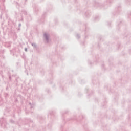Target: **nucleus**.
<instances>
[{"mask_svg":"<svg viewBox=\"0 0 131 131\" xmlns=\"http://www.w3.org/2000/svg\"><path fill=\"white\" fill-rule=\"evenodd\" d=\"M45 36L46 38H47V34H45Z\"/></svg>","mask_w":131,"mask_h":131,"instance_id":"6","label":"nucleus"},{"mask_svg":"<svg viewBox=\"0 0 131 131\" xmlns=\"http://www.w3.org/2000/svg\"><path fill=\"white\" fill-rule=\"evenodd\" d=\"M32 46H33V43H32Z\"/></svg>","mask_w":131,"mask_h":131,"instance_id":"7","label":"nucleus"},{"mask_svg":"<svg viewBox=\"0 0 131 131\" xmlns=\"http://www.w3.org/2000/svg\"><path fill=\"white\" fill-rule=\"evenodd\" d=\"M25 52H27V48H25Z\"/></svg>","mask_w":131,"mask_h":131,"instance_id":"4","label":"nucleus"},{"mask_svg":"<svg viewBox=\"0 0 131 131\" xmlns=\"http://www.w3.org/2000/svg\"><path fill=\"white\" fill-rule=\"evenodd\" d=\"M10 122L11 123H14L15 122L13 120H11Z\"/></svg>","mask_w":131,"mask_h":131,"instance_id":"2","label":"nucleus"},{"mask_svg":"<svg viewBox=\"0 0 131 131\" xmlns=\"http://www.w3.org/2000/svg\"><path fill=\"white\" fill-rule=\"evenodd\" d=\"M18 26H19V27H20L21 26V24H19Z\"/></svg>","mask_w":131,"mask_h":131,"instance_id":"5","label":"nucleus"},{"mask_svg":"<svg viewBox=\"0 0 131 131\" xmlns=\"http://www.w3.org/2000/svg\"><path fill=\"white\" fill-rule=\"evenodd\" d=\"M1 122V125L3 126V125H5V124H4V122H2L3 121V119H1L0 120Z\"/></svg>","mask_w":131,"mask_h":131,"instance_id":"1","label":"nucleus"},{"mask_svg":"<svg viewBox=\"0 0 131 131\" xmlns=\"http://www.w3.org/2000/svg\"><path fill=\"white\" fill-rule=\"evenodd\" d=\"M24 14H25V15H27V12H26V11H24Z\"/></svg>","mask_w":131,"mask_h":131,"instance_id":"3","label":"nucleus"}]
</instances>
